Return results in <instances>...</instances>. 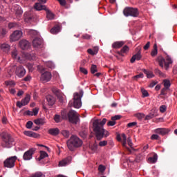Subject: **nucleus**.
I'll return each instance as SVG.
<instances>
[{"mask_svg":"<svg viewBox=\"0 0 177 177\" xmlns=\"http://www.w3.org/2000/svg\"><path fill=\"white\" fill-rule=\"evenodd\" d=\"M106 122H107V119L106 118H103L102 120L97 119L93 122V130L95 133L97 140H102L104 137L106 130L103 127H104Z\"/></svg>","mask_w":177,"mask_h":177,"instance_id":"nucleus-1","label":"nucleus"},{"mask_svg":"<svg viewBox=\"0 0 177 177\" xmlns=\"http://www.w3.org/2000/svg\"><path fill=\"white\" fill-rule=\"evenodd\" d=\"M83 144L82 140L75 135L71 136L66 142L67 147L70 151H74L75 149L81 147Z\"/></svg>","mask_w":177,"mask_h":177,"instance_id":"nucleus-2","label":"nucleus"},{"mask_svg":"<svg viewBox=\"0 0 177 177\" xmlns=\"http://www.w3.org/2000/svg\"><path fill=\"white\" fill-rule=\"evenodd\" d=\"M0 136L3 140L1 144L3 147L10 149V147L13 146V143H15V139H13L12 136H10L9 133L3 132L0 134Z\"/></svg>","mask_w":177,"mask_h":177,"instance_id":"nucleus-3","label":"nucleus"},{"mask_svg":"<svg viewBox=\"0 0 177 177\" xmlns=\"http://www.w3.org/2000/svg\"><path fill=\"white\" fill-rule=\"evenodd\" d=\"M156 62H158L160 67H162V68H165V70H168L169 66L173 63L172 59H171L169 55H167L166 59L162 57V56H158L156 59Z\"/></svg>","mask_w":177,"mask_h":177,"instance_id":"nucleus-4","label":"nucleus"},{"mask_svg":"<svg viewBox=\"0 0 177 177\" xmlns=\"http://www.w3.org/2000/svg\"><path fill=\"white\" fill-rule=\"evenodd\" d=\"M84 96V91L80 90L79 93H75L73 95V106L75 109H80L82 106L81 99Z\"/></svg>","mask_w":177,"mask_h":177,"instance_id":"nucleus-5","label":"nucleus"},{"mask_svg":"<svg viewBox=\"0 0 177 177\" xmlns=\"http://www.w3.org/2000/svg\"><path fill=\"white\" fill-rule=\"evenodd\" d=\"M123 14L126 17H138L139 16V10L136 8L126 7L123 10Z\"/></svg>","mask_w":177,"mask_h":177,"instance_id":"nucleus-6","label":"nucleus"},{"mask_svg":"<svg viewBox=\"0 0 177 177\" xmlns=\"http://www.w3.org/2000/svg\"><path fill=\"white\" fill-rule=\"evenodd\" d=\"M69 122L72 124H77L80 121L78 113L74 110H71L68 113Z\"/></svg>","mask_w":177,"mask_h":177,"instance_id":"nucleus-7","label":"nucleus"},{"mask_svg":"<svg viewBox=\"0 0 177 177\" xmlns=\"http://www.w3.org/2000/svg\"><path fill=\"white\" fill-rule=\"evenodd\" d=\"M17 160V156H16L9 157L4 160L3 165L6 168H13V167H15V163L16 162Z\"/></svg>","mask_w":177,"mask_h":177,"instance_id":"nucleus-8","label":"nucleus"},{"mask_svg":"<svg viewBox=\"0 0 177 177\" xmlns=\"http://www.w3.org/2000/svg\"><path fill=\"white\" fill-rule=\"evenodd\" d=\"M23 36V32L20 30H15L13 33L10 36V39L11 42H15L16 41H19L20 38Z\"/></svg>","mask_w":177,"mask_h":177,"instance_id":"nucleus-9","label":"nucleus"},{"mask_svg":"<svg viewBox=\"0 0 177 177\" xmlns=\"http://www.w3.org/2000/svg\"><path fill=\"white\" fill-rule=\"evenodd\" d=\"M15 75L19 78H23L26 75V69L23 66H19L16 67Z\"/></svg>","mask_w":177,"mask_h":177,"instance_id":"nucleus-10","label":"nucleus"},{"mask_svg":"<svg viewBox=\"0 0 177 177\" xmlns=\"http://www.w3.org/2000/svg\"><path fill=\"white\" fill-rule=\"evenodd\" d=\"M34 153H35V149H30L26 151L23 156V159L24 161H30V160H32Z\"/></svg>","mask_w":177,"mask_h":177,"instance_id":"nucleus-11","label":"nucleus"},{"mask_svg":"<svg viewBox=\"0 0 177 177\" xmlns=\"http://www.w3.org/2000/svg\"><path fill=\"white\" fill-rule=\"evenodd\" d=\"M52 80V73L50 72H44L41 75L40 80L42 82H49V81Z\"/></svg>","mask_w":177,"mask_h":177,"instance_id":"nucleus-12","label":"nucleus"},{"mask_svg":"<svg viewBox=\"0 0 177 177\" xmlns=\"http://www.w3.org/2000/svg\"><path fill=\"white\" fill-rule=\"evenodd\" d=\"M32 46L35 48V49L42 48L44 46V41H42L41 38L36 37L32 41Z\"/></svg>","mask_w":177,"mask_h":177,"instance_id":"nucleus-13","label":"nucleus"},{"mask_svg":"<svg viewBox=\"0 0 177 177\" xmlns=\"http://www.w3.org/2000/svg\"><path fill=\"white\" fill-rule=\"evenodd\" d=\"M23 61L24 60H35V53H23Z\"/></svg>","mask_w":177,"mask_h":177,"instance_id":"nucleus-14","label":"nucleus"},{"mask_svg":"<svg viewBox=\"0 0 177 177\" xmlns=\"http://www.w3.org/2000/svg\"><path fill=\"white\" fill-rule=\"evenodd\" d=\"M17 55H18L17 50L16 49H14L11 53V55L13 59H17V62H19V63H23V59H24L23 54L21 57L19 56H17Z\"/></svg>","mask_w":177,"mask_h":177,"instance_id":"nucleus-15","label":"nucleus"},{"mask_svg":"<svg viewBox=\"0 0 177 177\" xmlns=\"http://www.w3.org/2000/svg\"><path fill=\"white\" fill-rule=\"evenodd\" d=\"M0 49L4 53H9L10 52V45L6 43L0 44Z\"/></svg>","mask_w":177,"mask_h":177,"instance_id":"nucleus-16","label":"nucleus"},{"mask_svg":"<svg viewBox=\"0 0 177 177\" xmlns=\"http://www.w3.org/2000/svg\"><path fill=\"white\" fill-rule=\"evenodd\" d=\"M155 133H158V135H162L164 136V135H167L169 132V129H161L158 128L154 130Z\"/></svg>","mask_w":177,"mask_h":177,"instance_id":"nucleus-17","label":"nucleus"},{"mask_svg":"<svg viewBox=\"0 0 177 177\" xmlns=\"http://www.w3.org/2000/svg\"><path fill=\"white\" fill-rule=\"evenodd\" d=\"M19 46L23 50L30 48V42L26 39H22L19 41Z\"/></svg>","mask_w":177,"mask_h":177,"instance_id":"nucleus-18","label":"nucleus"},{"mask_svg":"<svg viewBox=\"0 0 177 177\" xmlns=\"http://www.w3.org/2000/svg\"><path fill=\"white\" fill-rule=\"evenodd\" d=\"M46 100L48 102V106L50 107H52V106L56 103V98L50 95L46 96Z\"/></svg>","mask_w":177,"mask_h":177,"instance_id":"nucleus-19","label":"nucleus"},{"mask_svg":"<svg viewBox=\"0 0 177 177\" xmlns=\"http://www.w3.org/2000/svg\"><path fill=\"white\" fill-rule=\"evenodd\" d=\"M124 45H125V42L124 41H115L112 44V48H113V49H120V48H122Z\"/></svg>","mask_w":177,"mask_h":177,"instance_id":"nucleus-20","label":"nucleus"},{"mask_svg":"<svg viewBox=\"0 0 177 177\" xmlns=\"http://www.w3.org/2000/svg\"><path fill=\"white\" fill-rule=\"evenodd\" d=\"M129 52V47L128 46H124L120 51L118 52V55L120 56H124Z\"/></svg>","mask_w":177,"mask_h":177,"instance_id":"nucleus-21","label":"nucleus"},{"mask_svg":"<svg viewBox=\"0 0 177 177\" xmlns=\"http://www.w3.org/2000/svg\"><path fill=\"white\" fill-rule=\"evenodd\" d=\"M46 19L48 20H53L55 19V14L50 11L48 8L46 9Z\"/></svg>","mask_w":177,"mask_h":177,"instance_id":"nucleus-22","label":"nucleus"},{"mask_svg":"<svg viewBox=\"0 0 177 177\" xmlns=\"http://www.w3.org/2000/svg\"><path fill=\"white\" fill-rule=\"evenodd\" d=\"M35 9H36V10H46L48 8L46 6L41 4V3H36L35 4Z\"/></svg>","mask_w":177,"mask_h":177,"instance_id":"nucleus-23","label":"nucleus"},{"mask_svg":"<svg viewBox=\"0 0 177 177\" xmlns=\"http://www.w3.org/2000/svg\"><path fill=\"white\" fill-rule=\"evenodd\" d=\"M142 59V55L140 54V51H139L137 54L132 56L130 59L131 63H133L136 60H140Z\"/></svg>","mask_w":177,"mask_h":177,"instance_id":"nucleus-24","label":"nucleus"},{"mask_svg":"<svg viewBox=\"0 0 177 177\" xmlns=\"http://www.w3.org/2000/svg\"><path fill=\"white\" fill-rule=\"evenodd\" d=\"M70 164V158H66L62 160L59 161V167H66V165Z\"/></svg>","mask_w":177,"mask_h":177,"instance_id":"nucleus-25","label":"nucleus"},{"mask_svg":"<svg viewBox=\"0 0 177 177\" xmlns=\"http://www.w3.org/2000/svg\"><path fill=\"white\" fill-rule=\"evenodd\" d=\"M14 10L16 13L17 16H21V15H23V10H21V7L19 5H15Z\"/></svg>","mask_w":177,"mask_h":177,"instance_id":"nucleus-26","label":"nucleus"},{"mask_svg":"<svg viewBox=\"0 0 177 177\" xmlns=\"http://www.w3.org/2000/svg\"><path fill=\"white\" fill-rule=\"evenodd\" d=\"M60 130H59L57 128L55 129H50L48 130V133L50 135H52L53 136H57V134L59 133Z\"/></svg>","mask_w":177,"mask_h":177,"instance_id":"nucleus-27","label":"nucleus"},{"mask_svg":"<svg viewBox=\"0 0 177 177\" xmlns=\"http://www.w3.org/2000/svg\"><path fill=\"white\" fill-rule=\"evenodd\" d=\"M24 135H26V136H29V138H38V134H37V133L30 131H24Z\"/></svg>","mask_w":177,"mask_h":177,"instance_id":"nucleus-28","label":"nucleus"},{"mask_svg":"<svg viewBox=\"0 0 177 177\" xmlns=\"http://www.w3.org/2000/svg\"><path fill=\"white\" fill-rule=\"evenodd\" d=\"M157 160H158V156H157V153H154L153 157L148 158V161L151 164H156V162H157Z\"/></svg>","mask_w":177,"mask_h":177,"instance_id":"nucleus-29","label":"nucleus"},{"mask_svg":"<svg viewBox=\"0 0 177 177\" xmlns=\"http://www.w3.org/2000/svg\"><path fill=\"white\" fill-rule=\"evenodd\" d=\"M60 26L57 25L50 29V33L58 34V32H60Z\"/></svg>","mask_w":177,"mask_h":177,"instance_id":"nucleus-30","label":"nucleus"},{"mask_svg":"<svg viewBox=\"0 0 177 177\" xmlns=\"http://www.w3.org/2000/svg\"><path fill=\"white\" fill-rule=\"evenodd\" d=\"M30 99H31V97H30V95L27 94L26 97L21 100V102L24 106H27V104L30 103Z\"/></svg>","mask_w":177,"mask_h":177,"instance_id":"nucleus-31","label":"nucleus"},{"mask_svg":"<svg viewBox=\"0 0 177 177\" xmlns=\"http://www.w3.org/2000/svg\"><path fill=\"white\" fill-rule=\"evenodd\" d=\"M158 53V50L157 48V44H155L153 45V49L151 53V56H152V57H154L155 56H157Z\"/></svg>","mask_w":177,"mask_h":177,"instance_id":"nucleus-32","label":"nucleus"},{"mask_svg":"<svg viewBox=\"0 0 177 177\" xmlns=\"http://www.w3.org/2000/svg\"><path fill=\"white\" fill-rule=\"evenodd\" d=\"M143 73L144 74H146L148 78H153L154 77V74L153 73V72L149 71L146 69H143Z\"/></svg>","mask_w":177,"mask_h":177,"instance_id":"nucleus-33","label":"nucleus"},{"mask_svg":"<svg viewBox=\"0 0 177 177\" xmlns=\"http://www.w3.org/2000/svg\"><path fill=\"white\" fill-rule=\"evenodd\" d=\"M46 157H48V153L44 151H40V156L38 158L39 161H41V160H44V158H46Z\"/></svg>","mask_w":177,"mask_h":177,"instance_id":"nucleus-34","label":"nucleus"},{"mask_svg":"<svg viewBox=\"0 0 177 177\" xmlns=\"http://www.w3.org/2000/svg\"><path fill=\"white\" fill-rule=\"evenodd\" d=\"M34 122L35 124H36V125H44V124H45V120L42 118H39V119L35 120Z\"/></svg>","mask_w":177,"mask_h":177,"instance_id":"nucleus-35","label":"nucleus"},{"mask_svg":"<svg viewBox=\"0 0 177 177\" xmlns=\"http://www.w3.org/2000/svg\"><path fill=\"white\" fill-rule=\"evenodd\" d=\"M87 52L89 55H92L93 56L95 55H97V52H99V48L97 47H95V50H93L91 48H88L87 50Z\"/></svg>","mask_w":177,"mask_h":177,"instance_id":"nucleus-36","label":"nucleus"},{"mask_svg":"<svg viewBox=\"0 0 177 177\" xmlns=\"http://www.w3.org/2000/svg\"><path fill=\"white\" fill-rule=\"evenodd\" d=\"M163 85L165 88L169 89L171 88V82L167 79L163 80Z\"/></svg>","mask_w":177,"mask_h":177,"instance_id":"nucleus-37","label":"nucleus"},{"mask_svg":"<svg viewBox=\"0 0 177 177\" xmlns=\"http://www.w3.org/2000/svg\"><path fill=\"white\" fill-rule=\"evenodd\" d=\"M121 138L122 139V146L124 147H127V136L125 135V133H122Z\"/></svg>","mask_w":177,"mask_h":177,"instance_id":"nucleus-38","label":"nucleus"},{"mask_svg":"<svg viewBox=\"0 0 177 177\" xmlns=\"http://www.w3.org/2000/svg\"><path fill=\"white\" fill-rule=\"evenodd\" d=\"M149 114H151L152 116L154 117H157L158 115V110H157V109L153 108L151 110V112L149 113Z\"/></svg>","mask_w":177,"mask_h":177,"instance_id":"nucleus-39","label":"nucleus"},{"mask_svg":"<svg viewBox=\"0 0 177 177\" xmlns=\"http://www.w3.org/2000/svg\"><path fill=\"white\" fill-rule=\"evenodd\" d=\"M144 159H145V157L142 156V154H138L136 156L135 161H136V162H141V161H143Z\"/></svg>","mask_w":177,"mask_h":177,"instance_id":"nucleus-40","label":"nucleus"},{"mask_svg":"<svg viewBox=\"0 0 177 177\" xmlns=\"http://www.w3.org/2000/svg\"><path fill=\"white\" fill-rule=\"evenodd\" d=\"M52 92L53 93H55V95H56V96H58L59 95L62 94V91H60V89H59L57 88H53Z\"/></svg>","mask_w":177,"mask_h":177,"instance_id":"nucleus-41","label":"nucleus"},{"mask_svg":"<svg viewBox=\"0 0 177 177\" xmlns=\"http://www.w3.org/2000/svg\"><path fill=\"white\" fill-rule=\"evenodd\" d=\"M16 65L15 64H11L10 67L8 68V73L9 74H13V71H15V69H16Z\"/></svg>","mask_w":177,"mask_h":177,"instance_id":"nucleus-42","label":"nucleus"},{"mask_svg":"<svg viewBox=\"0 0 177 177\" xmlns=\"http://www.w3.org/2000/svg\"><path fill=\"white\" fill-rule=\"evenodd\" d=\"M91 74H95V73H97V66L95 64L91 65Z\"/></svg>","mask_w":177,"mask_h":177,"instance_id":"nucleus-43","label":"nucleus"},{"mask_svg":"<svg viewBox=\"0 0 177 177\" xmlns=\"http://www.w3.org/2000/svg\"><path fill=\"white\" fill-rule=\"evenodd\" d=\"M31 177H45V175H44L41 171H37L32 174Z\"/></svg>","mask_w":177,"mask_h":177,"instance_id":"nucleus-44","label":"nucleus"},{"mask_svg":"<svg viewBox=\"0 0 177 177\" xmlns=\"http://www.w3.org/2000/svg\"><path fill=\"white\" fill-rule=\"evenodd\" d=\"M62 135H63V136H64V138H70V131H67V130H63L61 132Z\"/></svg>","mask_w":177,"mask_h":177,"instance_id":"nucleus-45","label":"nucleus"},{"mask_svg":"<svg viewBox=\"0 0 177 177\" xmlns=\"http://www.w3.org/2000/svg\"><path fill=\"white\" fill-rule=\"evenodd\" d=\"M57 97L59 99V102L60 103H64V94L61 93L59 95H57Z\"/></svg>","mask_w":177,"mask_h":177,"instance_id":"nucleus-46","label":"nucleus"},{"mask_svg":"<svg viewBox=\"0 0 177 177\" xmlns=\"http://www.w3.org/2000/svg\"><path fill=\"white\" fill-rule=\"evenodd\" d=\"M26 66L28 67V70H29L30 73H32L34 71V65L32 64H27Z\"/></svg>","mask_w":177,"mask_h":177,"instance_id":"nucleus-47","label":"nucleus"},{"mask_svg":"<svg viewBox=\"0 0 177 177\" xmlns=\"http://www.w3.org/2000/svg\"><path fill=\"white\" fill-rule=\"evenodd\" d=\"M80 73H82V74H84V75H86V74H88V70L82 66L80 67Z\"/></svg>","mask_w":177,"mask_h":177,"instance_id":"nucleus-48","label":"nucleus"},{"mask_svg":"<svg viewBox=\"0 0 177 177\" xmlns=\"http://www.w3.org/2000/svg\"><path fill=\"white\" fill-rule=\"evenodd\" d=\"M141 92H142L143 97H147V96H149V92H147V91L145 90V88H142Z\"/></svg>","mask_w":177,"mask_h":177,"instance_id":"nucleus-49","label":"nucleus"},{"mask_svg":"<svg viewBox=\"0 0 177 177\" xmlns=\"http://www.w3.org/2000/svg\"><path fill=\"white\" fill-rule=\"evenodd\" d=\"M160 113H165L167 111V106L161 105L159 109Z\"/></svg>","mask_w":177,"mask_h":177,"instance_id":"nucleus-50","label":"nucleus"},{"mask_svg":"<svg viewBox=\"0 0 177 177\" xmlns=\"http://www.w3.org/2000/svg\"><path fill=\"white\" fill-rule=\"evenodd\" d=\"M98 170L100 172H104L106 171V167H104L103 165H100L98 167Z\"/></svg>","mask_w":177,"mask_h":177,"instance_id":"nucleus-51","label":"nucleus"},{"mask_svg":"<svg viewBox=\"0 0 177 177\" xmlns=\"http://www.w3.org/2000/svg\"><path fill=\"white\" fill-rule=\"evenodd\" d=\"M88 135V131H83L80 132V136L82 138H86V136Z\"/></svg>","mask_w":177,"mask_h":177,"instance_id":"nucleus-52","label":"nucleus"},{"mask_svg":"<svg viewBox=\"0 0 177 177\" xmlns=\"http://www.w3.org/2000/svg\"><path fill=\"white\" fill-rule=\"evenodd\" d=\"M118 120H121V115H116L111 118V120L115 121H115H117Z\"/></svg>","mask_w":177,"mask_h":177,"instance_id":"nucleus-53","label":"nucleus"},{"mask_svg":"<svg viewBox=\"0 0 177 177\" xmlns=\"http://www.w3.org/2000/svg\"><path fill=\"white\" fill-rule=\"evenodd\" d=\"M151 140H158L160 139V136L158 134H153L151 136Z\"/></svg>","mask_w":177,"mask_h":177,"instance_id":"nucleus-54","label":"nucleus"},{"mask_svg":"<svg viewBox=\"0 0 177 177\" xmlns=\"http://www.w3.org/2000/svg\"><path fill=\"white\" fill-rule=\"evenodd\" d=\"M99 146H100V147H103L104 146H107V140L100 141L99 142Z\"/></svg>","mask_w":177,"mask_h":177,"instance_id":"nucleus-55","label":"nucleus"},{"mask_svg":"<svg viewBox=\"0 0 177 177\" xmlns=\"http://www.w3.org/2000/svg\"><path fill=\"white\" fill-rule=\"evenodd\" d=\"M54 121H55V122H57V123L60 122V121H61L60 115H55L54 116Z\"/></svg>","mask_w":177,"mask_h":177,"instance_id":"nucleus-56","label":"nucleus"},{"mask_svg":"<svg viewBox=\"0 0 177 177\" xmlns=\"http://www.w3.org/2000/svg\"><path fill=\"white\" fill-rule=\"evenodd\" d=\"M32 121H28L26 123V128L28 129H31V128H32Z\"/></svg>","mask_w":177,"mask_h":177,"instance_id":"nucleus-57","label":"nucleus"},{"mask_svg":"<svg viewBox=\"0 0 177 177\" xmlns=\"http://www.w3.org/2000/svg\"><path fill=\"white\" fill-rule=\"evenodd\" d=\"M167 91H168V88L164 87L163 88L161 89L160 95L165 96V95H167Z\"/></svg>","mask_w":177,"mask_h":177,"instance_id":"nucleus-58","label":"nucleus"},{"mask_svg":"<svg viewBox=\"0 0 177 177\" xmlns=\"http://www.w3.org/2000/svg\"><path fill=\"white\" fill-rule=\"evenodd\" d=\"M91 36L88 34H84V35H82V39H91Z\"/></svg>","mask_w":177,"mask_h":177,"instance_id":"nucleus-59","label":"nucleus"},{"mask_svg":"<svg viewBox=\"0 0 177 177\" xmlns=\"http://www.w3.org/2000/svg\"><path fill=\"white\" fill-rule=\"evenodd\" d=\"M158 84V82L157 81H152L149 85V88H154V86H156V85H157Z\"/></svg>","mask_w":177,"mask_h":177,"instance_id":"nucleus-60","label":"nucleus"},{"mask_svg":"<svg viewBox=\"0 0 177 177\" xmlns=\"http://www.w3.org/2000/svg\"><path fill=\"white\" fill-rule=\"evenodd\" d=\"M116 124L115 121L111 120L107 123L108 127H114V125Z\"/></svg>","mask_w":177,"mask_h":177,"instance_id":"nucleus-61","label":"nucleus"},{"mask_svg":"<svg viewBox=\"0 0 177 177\" xmlns=\"http://www.w3.org/2000/svg\"><path fill=\"white\" fill-rule=\"evenodd\" d=\"M136 117L138 120H142V118H145V113H138Z\"/></svg>","mask_w":177,"mask_h":177,"instance_id":"nucleus-62","label":"nucleus"},{"mask_svg":"<svg viewBox=\"0 0 177 177\" xmlns=\"http://www.w3.org/2000/svg\"><path fill=\"white\" fill-rule=\"evenodd\" d=\"M6 85H10V86H15L16 85V83L13 81H10V82H6Z\"/></svg>","mask_w":177,"mask_h":177,"instance_id":"nucleus-63","label":"nucleus"},{"mask_svg":"<svg viewBox=\"0 0 177 177\" xmlns=\"http://www.w3.org/2000/svg\"><path fill=\"white\" fill-rule=\"evenodd\" d=\"M136 124H138L136 122H130L127 124V127L129 128H132V127H135V125H136Z\"/></svg>","mask_w":177,"mask_h":177,"instance_id":"nucleus-64","label":"nucleus"}]
</instances>
